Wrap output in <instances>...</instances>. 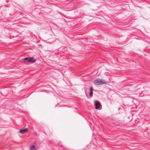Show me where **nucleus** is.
<instances>
[{
	"label": "nucleus",
	"mask_w": 150,
	"mask_h": 150,
	"mask_svg": "<svg viewBox=\"0 0 150 150\" xmlns=\"http://www.w3.org/2000/svg\"><path fill=\"white\" fill-rule=\"evenodd\" d=\"M107 83L105 81L100 79H97L94 81V84L96 85H102Z\"/></svg>",
	"instance_id": "obj_1"
},
{
	"label": "nucleus",
	"mask_w": 150,
	"mask_h": 150,
	"mask_svg": "<svg viewBox=\"0 0 150 150\" xmlns=\"http://www.w3.org/2000/svg\"><path fill=\"white\" fill-rule=\"evenodd\" d=\"M23 60L24 62H30L31 63H33L35 61L34 58L32 57L25 58L23 59Z\"/></svg>",
	"instance_id": "obj_2"
},
{
	"label": "nucleus",
	"mask_w": 150,
	"mask_h": 150,
	"mask_svg": "<svg viewBox=\"0 0 150 150\" xmlns=\"http://www.w3.org/2000/svg\"><path fill=\"white\" fill-rule=\"evenodd\" d=\"M28 131V129L27 128H22L19 131V132L22 134H23L25 133Z\"/></svg>",
	"instance_id": "obj_3"
},
{
	"label": "nucleus",
	"mask_w": 150,
	"mask_h": 150,
	"mask_svg": "<svg viewBox=\"0 0 150 150\" xmlns=\"http://www.w3.org/2000/svg\"><path fill=\"white\" fill-rule=\"evenodd\" d=\"M95 108L96 109H98L100 107V104L99 102L98 101H96L95 103Z\"/></svg>",
	"instance_id": "obj_4"
},
{
	"label": "nucleus",
	"mask_w": 150,
	"mask_h": 150,
	"mask_svg": "<svg viewBox=\"0 0 150 150\" xmlns=\"http://www.w3.org/2000/svg\"><path fill=\"white\" fill-rule=\"evenodd\" d=\"M89 95L91 96L93 95V88L92 87H91L89 88Z\"/></svg>",
	"instance_id": "obj_5"
},
{
	"label": "nucleus",
	"mask_w": 150,
	"mask_h": 150,
	"mask_svg": "<svg viewBox=\"0 0 150 150\" xmlns=\"http://www.w3.org/2000/svg\"><path fill=\"white\" fill-rule=\"evenodd\" d=\"M31 150H35L36 149V147L34 145H32L30 147Z\"/></svg>",
	"instance_id": "obj_6"
}]
</instances>
